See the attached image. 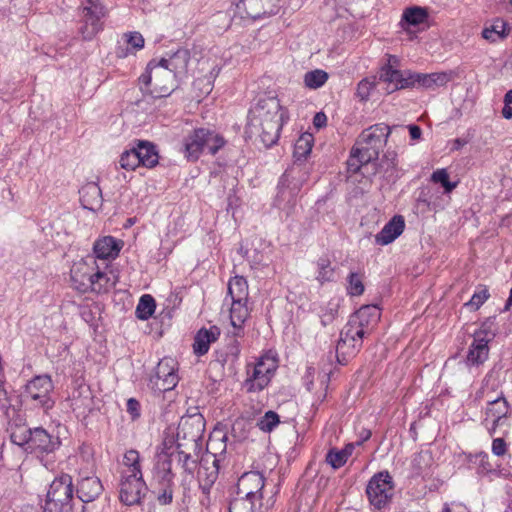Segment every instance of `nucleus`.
Masks as SVG:
<instances>
[{"mask_svg": "<svg viewBox=\"0 0 512 512\" xmlns=\"http://www.w3.org/2000/svg\"><path fill=\"white\" fill-rule=\"evenodd\" d=\"M443 512H468L467 509L461 505H457L453 508H450L447 504L445 505Z\"/></svg>", "mask_w": 512, "mask_h": 512, "instance_id": "774afa93", "label": "nucleus"}, {"mask_svg": "<svg viewBox=\"0 0 512 512\" xmlns=\"http://www.w3.org/2000/svg\"><path fill=\"white\" fill-rule=\"evenodd\" d=\"M337 310L331 309L329 314H325L322 316V324L326 326L328 323H330L336 316Z\"/></svg>", "mask_w": 512, "mask_h": 512, "instance_id": "338daca9", "label": "nucleus"}, {"mask_svg": "<svg viewBox=\"0 0 512 512\" xmlns=\"http://www.w3.org/2000/svg\"><path fill=\"white\" fill-rule=\"evenodd\" d=\"M140 462L141 458L139 452L134 449L128 450L124 454L123 464L126 470L122 474L143 476Z\"/></svg>", "mask_w": 512, "mask_h": 512, "instance_id": "79ce46f5", "label": "nucleus"}, {"mask_svg": "<svg viewBox=\"0 0 512 512\" xmlns=\"http://www.w3.org/2000/svg\"><path fill=\"white\" fill-rule=\"evenodd\" d=\"M177 371L178 363L174 358H162L155 368L154 375L150 378L151 388L159 393L174 389L179 381Z\"/></svg>", "mask_w": 512, "mask_h": 512, "instance_id": "f8f14e48", "label": "nucleus"}, {"mask_svg": "<svg viewBox=\"0 0 512 512\" xmlns=\"http://www.w3.org/2000/svg\"><path fill=\"white\" fill-rule=\"evenodd\" d=\"M237 496L256 504L261 503L266 510L271 509L275 504L274 496H267L265 478L258 471L246 472L238 479Z\"/></svg>", "mask_w": 512, "mask_h": 512, "instance_id": "0eeeda50", "label": "nucleus"}, {"mask_svg": "<svg viewBox=\"0 0 512 512\" xmlns=\"http://www.w3.org/2000/svg\"><path fill=\"white\" fill-rule=\"evenodd\" d=\"M103 490L100 479L96 476H88L82 478L78 483L77 496L84 502L89 503L94 501Z\"/></svg>", "mask_w": 512, "mask_h": 512, "instance_id": "393cba45", "label": "nucleus"}, {"mask_svg": "<svg viewBox=\"0 0 512 512\" xmlns=\"http://www.w3.org/2000/svg\"><path fill=\"white\" fill-rule=\"evenodd\" d=\"M227 435L222 430H214L207 441V454L219 458L227 448Z\"/></svg>", "mask_w": 512, "mask_h": 512, "instance_id": "f704fd0d", "label": "nucleus"}, {"mask_svg": "<svg viewBox=\"0 0 512 512\" xmlns=\"http://www.w3.org/2000/svg\"><path fill=\"white\" fill-rule=\"evenodd\" d=\"M147 491L143 476L122 474L119 483V499L127 505L139 504Z\"/></svg>", "mask_w": 512, "mask_h": 512, "instance_id": "f3484780", "label": "nucleus"}, {"mask_svg": "<svg viewBox=\"0 0 512 512\" xmlns=\"http://www.w3.org/2000/svg\"><path fill=\"white\" fill-rule=\"evenodd\" d=\"M329 75L322 69L308 71L304 75V84L309 89H318L322 87L328 80Z\"/></svg>", "mask_w": 512, "mask_h": 512, "instance_id": "a18cd8bd", "label": "nucleus"}, {"mask_svg": "<svg viewBox=\"0 0 512 512\" xmlns=\"http://www.w3.org/2000/svg\"><path fill=\"white\" fill-rule=\"evenodd\" d=\"M375 84H376L375 78H373V79L365 78V79L361 80L357 86L358 97L363 101L368 100L371 90L375 87Z\"/></svg>", "mask_w": 512, "mask_h": 512, "instance_id": "6e6d98bb", "label": "nucleus"}, {"mask_svg": "<svg viewBox=\"0 0 512 512\" xmlns=\"http://www.w3.org/2000/svg\"><path fill=\"white\" fill-rule=\"evenodd\" d=\"M80 201L85 209L95 211L102 206V191L97 183L89 182L79 190Z\"/></svg>", "mask_w": 512, "mask_h": 512, "instance_id": "cd10ccee", "label": "nucleus"}, {"mask_svg": "<svg viewBox=\"0 0 512 512\" xmlns=\"http://www.w3.org/2000/svg\"><path fill=\"white\" fill-rule=\"evenodd\" d=\"M10 406L11 404L7 391L3 387H0V409L6 412Z\"/></svg>", "mask_w": 512, "mask_h": 512, "instance_id": "680f3d73", "label": "nucleus"}, {"mask_svg": "<svg viewBox=\"0 0 512 512\" xmlns=\"http://www.w3.org/2000/svg\"><path fill=\"white\" fill-rule=\"evenodd\" d=\"M277 369V362L274 358L263 356L253 368L251 376L246 380V388L249 392L263 390L270 382Z\"/></svg>", "mask_w": 512, "mask_h": 512, "instance_id": "dca6fc26", "label": "nucleus"}, {"mask_svg": "<svg viewBox=\"0 0 512 512\" xmlns=\"http://www.w3.org/2000/svg\"><path fill=\"white\" fill-rule=\"evenodd\" d=\"M428 19V11L426 8L414 6L404 10L402 21L408 25L417 26L426 22Z\"/></svg>", "mask_w": 512, "mask_h": 512, "instance_id": "37998d69", "label": "nucleus"}, {"mask_svg": "<svg viewBox=\"0 0 512 512\" xmlns=\"http://www.w3.org/2000/svg\"><path fill=\"white\" fill-rule=\"evenodd\" d=\"M163 489L157 496V500L161 505L170 504L173 500V484H161Z\"/></svg>", "mask_w": 512, "mask_h": 512, "instance_id": "13d9d810", "label": "nucleus"}, {"mask_svg": "<svg viewBox=\"0 0 512 512\" xmlns=\"http://www.w3.org/2000/svg\"><path fill=\"white\" fill-rule=\"evenodd\" d=\"M391 129L384 123H378L365 129L351 149L347 164L349 170L358 172L360 167L377 160L380 152L386 146Z\"/></svg>", "mask_w": 512, "mask_h": 512, "instance_id": "7ed1b4c3", "label": "nucleus"}, {"mask_svg": "<svg viewBox=\"0 0 512 512\" xmlns=\"http://www.w3.org/2000/svg\"><path fill=\"white\" fill-rule=\"evenodd\" d=\"M208 135H210L209 129L198 128L184 138L183 153L189 161H196L200 157L206 148Z\"/></svg>", "mask_w": 512, "mask_h": 512, "instance_id": "6ab92c4d", "label": "nucleus"}, {"mask_svg": "<svg viewBox=\"0 0 512 512\" xmlns=\"http://www.w3.org/2000/svg\"><path fill=\"white\" fill-rule=\"evenodd\" d=\"M248 284L244 277L235 276L228 283V296L231 301L248 300Z\"/></svg>", "mask_w": 512, "mask_h": 512, "instance_id": "c9c22d12", "label": "nucleus"}, {"mask_svg": "<svg viewBox=\"0 0 512 512\" xmlns=\"http://www.w3.org/2000/svg\"><path fill=\"white\" fill-rule=\"evenodd\" d=\"M262 504H256L240 497L234 499L229 506V512H267Z\"/></svg>", "mask_w": 512, "mask_h": 512, "instance_id": "c03bdc74", "label": "nucleus"}, {"mask_svg": "<svg viewBox=\"0 0 512 512\" xmlns=\"http://www.w3.org/2000/svg\"><path fill=\"white\" fill-rule=\"evenodd\" d=\"M409 133L413 140H417L421 137V128L417 125H409Z\"/></svg>", "mask_w": 512, "mask_h": 512, "instance_id": "69168bd1", "label": "nucleus"}, {"mask_svg": "<svg viewBox=\"0 0 512 512\" xmlns=\"http://www.w3.org/2000/svg\"><path fill=\"white\" fill-rule=\"evenodd\" d=\"M371 437V431L365 428H362L359 432V440L356 441L357 446L362 445L365 441L369 440Z\"/></svg>", "mask_w": 512, "mask_h": 512, "instance_id": "0e129e2a", "label": "nucleus"}, {"mask_svg": "<svg viewBox=\"0 0 512 512\" xmlns=\"http://www.w3.org/2000/svg\"><path fill=\"white\" fill-rule=\"evenodd\" d=\"M495 337V333L490 329L488 323H484L473 334V342L471 343L466 361L468 365L479 366L483 364L489 356V342Z\"/></svg>", "mask_w": 512, "mask_h": 512, "instance_id": "2eb2a0df", "label": "nucleus"}, {"mask_svg": "<svg viewBox=\"0 0 512 512\" xmlns=\"http://www.w3.org/2000/svg\"><path fill=\"white\" fill-rule=\"evenodd\" d=\"M451 77L446 72H435V73H412L413 86L411 88H425L428 90H435L438 87L445 86Z\"/></svg>", "mask_w": 512, "mask_h": 512, "instance_id": "4be33fe9", "label": "nucleus"}, {"mask_svg": "<svg viewBox=\"0 0 512 512\" xmlns=\"http://www.w3.org/2000/svg\"><path fill=\"white\" fill-rule=\"evenodd\" d=\"M92 268L85 262H79L73 265L70 271L71 281L75 289L80 292H87L91 287L93 278Z\"/></svg>", "mask_w": 512, "mask_h": 512, "instance_id": "bb28decb", "label": "nucleus"}, {"mask_svg": "<svg viewBox=\"0 0 512 512\" xmlns=\"http://www.w3.org/2000/svg\"><path fill=\"white\" fill-rule=\"evenodd\" d=\"M380 317V309L375 305L362 306L352 314L340 333V339L336 346L337 354L355 355L362 346L364 336L372 332Z\"/></svg>", "mask_w": 512, "mask_h": 512, "instance_id": "f03ea898", "label": "nucleus"}, {"mask_svg": "<svg viewBox=\"0 0 512 512\" xmlns=\"http://www.w3.org/2000/svg\"><path fill=\"white\" fill-rule=\"evenodd\" d=\"M32 430L33 429L27 427L25 424L11 426L10 439L14 444L23 447L24 450L27 451Z\"/></svg>", "mask_w": 512, "mask_h": 512, "instance_id": "a19ab883", "label": "nucleus"}, {"mask_svg": "<svg viewBox=\"0 0 512 512\" xmlns=\"http://www.w3.org/2000/svg\"><path fill=\"white\" fill-rule=\"evenodd\" d=\"M201 450H190L189 448L179 447L174 456L177 458L178 464L188 474H193L198 466V456Z\"/></svg>", "mask_w": 512, "mask_h": 512, "instance_id": "72a5a7b5", "label": "nucleus"}, {"mask_svg": "<svg viewBox=\"0 0 512 512\" xmlns=\"http://www.w3.org/2000/svg\"><path fill=\"white\" fill-rule=\"evenodd\" d=\"M366 494L371 505L378 509L385 507L394 494V485L390 474L387 471L376 473L368 482Z\"/></svg>", "mask_w": 512, "mask_h": 512, "instance_id": "1a4fd4ad", "label": "nucleus"}, {"mask_svg": "<svg viewBox=\"0 0 512 512\" xmlns=\"http://www.w3.org/2000/svg\"><path fill=\"white\" fill-rule=\"evenodd\" d=\"M491 451L495 456H503L507 452V444L503 438H494Z\"/></svg>", "mask_w": 512, "mask_h": 512, "instance_id": "bf43d9fd", "label": "nucleus"}, {"mask_svg": "<svg viewBox=\"0 0 512 512\" xmlns=\"http://www.w3.org/2000/svg\"><path fill=\"white\" fill-rule=\"evenodd\" d=\"M177 78L173 72L161 63L150 61L145 73L139 77L140 90L153 98L168 97L177 87Z\"/></svg>", "mask_w": 512, "mask_h": 512, "instance_id": "20e7f679", "label": "nucleus"}, {"mask_svg": "<svg viewBox=\"0 0 512 512\" xmlns=\"http://www.w3.org/2000/svg\"><path fill=\"white\" fill-rule=\"evenodd\" d=\"M190 53L187 49H178L169 58H162L159 63L173 72L177 79H181L187 74Z\"/></svg>", "mask_w": 512, "mask_h": 512, "instance_id": "5701e85b", "label": "nucleus"}, {"mask_svg": "<svg viewBox=\"0 0 512 512\" xmlns=\"http://www.w3.org/2000/svg\"><path fill=\"white\" fill-rule=\"evenodd\" d=\"M220 458L212 455H205L199 462L197 477L204 489H209L217 480L219 475Z\"/></svg>", "mask_w": 512, "mask_h": 512, "instance_id": "412c9836", "label": "nucleus"}, {"mask_svg": "<svg viewBox=\"0 0 512 512\" xmlns=\"http://www.w3.org/2000/svg\"><path fill=\"white\" fill-rule=\"evenodd\" d=\"M123 242L112 236H104L98 239L93 246V251L98 259H115L122 249Z\"/></svg>", "mask_w": 512, "mask_h": 512, "instance_id": "b1692460", "label": "nucleus"}, {"mask_svg": "<svg viewBox=\"0 0 512 512\" xmlns=\"http://www.w3.org/2000/svg\"><path fill=\"white\" fill-rule=\"evenodd\" d=\"M326 462L334 469L342 467L346 462L347 458L341 450L330 449L326 455Z\"/></svg>", "mask_w": 512, "mask_h": 512, "instance_id": "5fc2aeb1", "label": "nucleus"}, {"mask_svg": "<svg viewBox=\"0 0 512 512\" xmlns=\"http://www.w3.org/2000/svg\"><path fill=\"white\" fill-rule=\"evenodd\" d=\"M405 228L404 218L400 215L394 216L383 228L376 234L375 241L379 245H387L393 242L402 234Z\"/></svg>", "mask_w": 512, "mask_h": 512, "instance_id": "a878e982", "label": "nucleus"}, {"mask_svg": "<svg viewBox=\"0 0 512 512\" xmlns=\"http://www.w3.org/2000/svg\"><path fill=\"white\" fill-rule=\"evenodd\" d=\"M219 336L220 329L217 326H211L209 329H200L194 337V353L197 356L205 355L209 350L210 344L215 342Z\"/></svg>", "mask_w": 512, "mask_h": 512, "instance_id": "c85d7f7f", "label": "nucleus"}, {"mask_svg": "<svg viewBox=\"0 0 512 512\" xmlns=\"http://www.w3.org/2000/svg\"><path fill=\"white\" fill-rule=\"evenodd\" d=\"M53 388V382L49 375L35 376L25 385L22 397L35 402L36 406L42 407L44 410H49L54 406V401L50 396Z\"/></svg>", "mask_w": 512, "mask_h": 512, "instance_id": "9d476101", "label": "nucleus"}, {"mask_svg": "<svg viewBox=\"0 0 512 512\" xmlns=\"http://www.w3.org/2000/svg\"><path fill=\"white\" fill-rule=\"evenodd\" d=\"M225 144V140L222 136L210 130V135L207 136L206 148L209 153L215 155L219 149Z\"/></svg>", "mask_w": 512, "mask_h": 512, "instance_id": "603ef678", "label": "nucleus"}, {"mask_svg": "<svg viewBox=\"0 0 512 512\" xmlns=\"http://www.w3.org/2000/svg\"><path fill=\"white\" fill-rule=\"evenodd\" d=\"M397 65L398 58L394 55H388V62L379 73V80L387 84L385 90L388 94L413 86V72L410 70L400 71L397 69Z\"/></svg>", "mask_w": 512, "mask_h": 512, "instance_id": "9b49d317", "label": "nucleus"}, {"mask_svg": "<svg viewBox=\"0 0 512 512\" xmlns=\"http://www.w3.org/2000/svg\"><path fill=\"white\" fill-rule=\"evenodd\" d=\"M134 148L138 154L140 165L146 168H153L158 164L159 155L153 143L139 140Z\"/></svg>", "mask_w": 512, "mask_h": 512, "instance_id": "7c9ffc66", "label": "nucleus"}, {"mask_svg": "<svg viewBox=\"0 0 512 512\" xmlns=\"http://www.w3.org/2000/svg\"><path fill=\"white\" fill-rule=\"evenodd\" d=\"M156 308L155 300L151 295H143L136 307V316L141 320L149 319Z\"/></svg>", "mask_w": 512, "mask_h": 512, "instance_id": "49530a36", "label": "nucleus"}, {"mask_svg": "<svg viewBox=\"0 0 512 512\" xmlns=\"http://www.w3.org/2000/svg\"><path fill=\"white\" fill-rule=\"evenodd\" d=\"M431 181L434 183H440L443 186L445 193H450L458 184L457 182L449 181V174L446 169H437L434 171L431 175Z\"/></svg>", "mask_w": 512, "mask_h": 512, "instance_id": "09e8293b", "label": "nucleus"}, {"mask_svg": "<svg viewBox=\"0 0 512 512\" xmlns=\"http://www.w3.org/2000/svg\"><path fill=\"white\" fill-rule=\"evenodd\" d=\"M69 401L70 407L78 416L86 415L93 406V396L90 387L83 382L78 383L73 388Z\"/></svg>", "mask_w": 512, "mask_h": 512, "instance_id": "aec40b11", "label": "nucleus"}, {"mask_svg": "<svg viewBox=\"0 0 512 512\" xmlns=\"http://www.w3.org/2000/svg\"><path fill=\"white\" fill-rule=\"evenodd\" d=\"M348 293L352 296H359L364 292V285L357 273H350L348 277Z\"/></svg>", "mask_w": 512, "mask_h": 512, "instance_id": "864d4df0", "label": "nucleus"}, {"mask_svg": "<svg viewBox=\"0 0 512 512\" xmlns=\"http://www.w3.org/2000/svg\"><path fill=\"white\" fill-rule=\"evenodd\" d=\"M508 33L509 29H507L506 22L497 19L490 27H487L482 31V36L490 42H496L504 39Z\"/></svg>", "mask_w": 512, "mask_h": 512, "instance_id": "58836bf2", "label": "nucleus"}, {"mask_svg": "<svg viewBox=\"0 0 512 512\" xmlns=\"http://www.w3.org/2000/svg\"><path fill=\"white\" fill-rule=\"evenodd\" d=\"M282 125L281 105L275 97L259 99L249 110L247 133L259 137L265 147L278 141Z\"/></svg>", "mask_w": 512, "mask_h": 512, "instance_id": "f257e3e1", "label": "nucleus"}, {"mask_svg": "<svg viewBox=\"0 0 512 512\" xmlns=\"http://www.w3.org/2000/svg\"><path fill=\"white\" fill-rule=\"evenodd\" d=\"M317 275L316 280L323 284L331 282L335 277V269L331 265V261L327 256H322L316 261Z\"/></svg>", "mask_w": 512, "mask_h": 512, "instance_id": "ea45409f", "label": "nucleus"}, {"mask_svg": "<svg viewBox=\"0 0 512 512\" xmlns=\"http://www.w3.org/2000/svg\"><path fill=\"white\" fill-rule=\"evenodd\" d=\"M73 482L69 474L56 477L49 486L44 512H72Z\"/></svg>", "mask_w": 512, "mask_h": 512, "instance_id": "423d86ee", "label": "nucleus"}, {"mask_svg": "<svg viewBox=\"0 0 512 512\" xmlns=\"http://www.w3.org/2000/svg\"><path fill=\"white\" fill-rule=\"evenodd\" d=\"M313 147V136L309 133L303 134L296 141L294 146V163H301L311 153Z\"/></svg>", "mask_w": 512, "mask_h": 512, "instance_id": "e433bc0d", "label": "nucleus"}, {"mask_svg": "<svg viewBox=\"0 0 512 512\" xmlns=\"http://www.w3.org/2000/svg\"><path fill=\"white\" fill-rule=\"evenodd\" d=\"M486 385H483L481 390L477 392V398H486L487 407L485 408V417L482 424L487 428L490 436H493L497 428L506 425L507 419L511 414V407L500 391L495 397L490 395Z\"/></svg>", "mask_w": 512, "mask_h": 512, "instance_id": "39448f33", "label": "nucleus"}, {"mask_svg": "<svg viewBox=\"0 0 512 512\" xmlns=\"http://www.w3.org/2000/svg\"><path fill=\"white\" fill-rule=\"evenodd\" d=\"M285 0H234L235 13L240 18L258 19L276 14Z\"/></svg>", "mask_w": 512, "mask_h": 512, "instance_id": "ddd939ff", "label": "nucleus"}, {"mask_svg": "<svg viewBox=\"0 0 512 512\" xmlns=\"http://www.w3.org/2000/svg\"><path fill=\"white\" fill-rule=\"evenodd\" d=\"M115 285L114 277H111L107 272L100 271L99 269L93 273L91 279L90 291L95 293L107 292Z\"/></svg>", "mask_w": 512, "mask_h": 512, "instance_id": "4c0bfd02", "label": "nucleus"}, {"mask_svg": "<svg viewBox=\"0 0 512 512\" xmlns=\"http://www.w3.org/2000/svg\"><path fill=\"white\" fill-rule=\"evenodd\" d=\"M59 446L60 440L57 436H52L42 427H37L32 430L26 452L34 453L37 457H42L53 453Z\"/></svg>", "mask_w": 512, "mask_h": 512, "instance_id": "a211bd4d", "label": "nucleus"}, {"mask_svg": "<svg viewBox=\"0 0 512 512\" xmlns=\"http://www.w3.org/2000/svg\"><path fill=\"white\" fill-rule=\"evenodd\" d=\"M105 14V7L98 0H86V4L83 7V17L86 23L91 25L89 37L99 30L98 22Z\"/></svg>", "mask_w": 512, "mask_h": 512, "instance_id": "c756f323", "label": "nucleus"}, {"mask_svg": "<svg viewBox=\"0 0 512 512\" xmlns=\"http://www.w3.org/2000/svg\"><path fill=\"white\" fill-rule=\"evenodd\" d=\"M326 121V115L323 112H318L314 116L313 124L316 128H322L326 125Z\"/></svg>", "mask_w": 512, "mask_h": 512, "instance_id": "e2e57ef3", "label": "nucleus"}, {"mask_svg": "<svg viewBox=\"0 0 512 512\" xmlns=\"http://www.w3.org/2000/svg\"><path fill=\"white\" fill-rule=\"evenodd\" d=\"M495 337V333L490 329L488 323H484L473 334V342L471 343L466 361L468 365L479 366L483 364L489 356V342Z\"/></svg>", "mask_w": 512, "mask_h": 512, "instance_id": "4468645a", "label": "nucleus"}, {"mask_svg": "<svg viewBox=\"0 0 512 512\" xmlns=\"http://www.w3.org/2000/svg\"><path fill=\"white\" fill-rule=\"evenodd\" d=\"M127 412L130 414L132 420H136L140 417V403L135 398L128 399Z\"/></svg>", "mask_w": 512, "mask_h": 512, "instance_id": "052dcab7", "label": "nucleus"}, {"mask_svg": "<svg viewBox=\"0 0 512 512\" xmlns=\"http://www.w3.org/2000/svg\"><path fill=\"white\" fill-rule=\"evenodd\" d=\"M248 316H249V309L247 307V300L231 301L230 320H231V325L236 330L234 332L235 336L240 335L242 326L245 323V321L247 320Z\"/></svg>", "mask_w": 512, "mask_h": 512, "instance_id": "2f4dec72", "label": "nucleus"}, {"mask_svg": "<svg viewBox=\"0 0 512 512\" xmlns=\"http://www.w3.org/2000/svg\"><path fill=\"white\" fill-rule=\"evenodd\" d=\"M172 457L174 453L160 454L155 465V477L160 484H173Z\"/></svg>", "mask_w": 512, "mask_h": 512, "instance_id": "473e14b6", "label": "nucleus"}, {"mask_svg": "<svg viewBox=\"0 0 512 512\" xmlns=\"http://www.w3.org/2000/svg\"><path fill=\"white\" fill-rule=\"evenodd\" d=\"M119 163L121 168L126 170H135L139 167L140 163L135 148L124 151L120 156Z\"/></svg>", "mask_w": 512, "mask_h": 512, "instance_id": "de8ad7c7", "label": "nucleus"}, {"mask_svg": "<svg viewBox=\"0 0 512 512\" xmlns=\"http://www.w3.org/2000/svg\"><path fill=\"white\" fill-rule=\"evenodd\" d=\"M279 423V416L274 411H267L263 417H261L258 422L257 426L261 431L264 432H270L272 431L277 424Z\"/></svg>", "mask_w": 512, "mask_h": 512, "instance_id": "8fccbe9b", "label": "nucleus"}, {"mask_svg": "<svg viewBox=\"0 0 512 512\" xmlns=\"http://www.w3.org/2000/svg\"><path fill=\"white\" fill-rule=\"evenodd\" d=\"M127 45L133 50H140L144 46V38L139 32H128L123 35Z\"/></svg>", "mask_w": 512, "mask_h": 512, "instance_id": "4d7b16f0", "label": "nucleus"}, {"mask_svg": "<svg viewBox=\"0 0 512 512\" xmlns=\"http://www.w3.org/2000/svg\"><path fill=\"white\" fill-rule=\"evenodd\" d=\"M204 431L205 419L200 413L182 416L177 428V445L190 450H201Z\"/></svg>", "mask_w": 512, "mask_h": 512, "instance_id": "6e6552de", "label": "nucleus"}, {"mask_svg": "<svg viewBox=\"0 0 512 512\" xmlns=\"http://www.w3.org/2000/svg\"><path fill=\"white\" fill-rule=\"evenodd\" d=\"M488 298V290L486 288H482L472 295L471 299L465 303V306L474 311L478 310Z\"/></svg>", "mask_w": 512, "mask_h": 512, "instance_id": "3c124183", "label": "nucleus"}]
</instances>
